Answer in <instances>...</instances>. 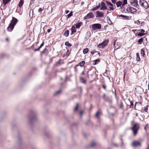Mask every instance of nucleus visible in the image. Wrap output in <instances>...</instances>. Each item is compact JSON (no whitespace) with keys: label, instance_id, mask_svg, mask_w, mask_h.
Segmentation results:
<instances>
[{"label":"nucleus","instance_id":"nucleus-40","mask_svg":"<svg viewBox=\"0 0 149 149\" xmlns=\"http://www.w3.org/2000/svg\"><path fill=\"white\" fill-rule=\"evenodd\" d=\"M72 15V12H70L69 14H68L67 16L68 17H71Z\"/></svg>","mask_w":149,"mask_h":149},{"label":"nucleus","instance_id":"nucleus-29","mask_svg":"<svg viewBox=\"0 0 149 149\" xmlns=\"http://www.w3.org/2000/svg\"><path fill=\"white\" fill-rule=\"evenodd\" d=\"M107 19L108 23L109 24H111V22L110 20V18L109 17H107Z\"/></svg>","mask_w":149,"mask_h":149},{"label":"nucleus","instance_id":"nucleus-64","mask_svg":"<svg viewBox=\"0 0 149 149\" xmlns=\"http://www.w3.org/2000/svg\"><path fill=\"white\" fill-rule=\"evenodd\" d=\"M148 89L149 90V81L148 83Z\"/></svg>","mask_w":149,"mask_h":149},{"label":"nucleus","instance_id":"nucleus-58","mask_svg":"<svg viewBox=\"0 0 149 149\" xmlns=\"http://www.w3.org/2000/svg\"><path fill=\"white\" fill-rule=\"evenodd\" d=\"M60 61H59L58 62V63H57V66H58L59 65H60Z\"/></svg>","mask_w":149,"mask_h":149},{"label":"nucleus","instance_id":"nucleus-22","mask_svg":"<svg viewBox=\"0 0 149 149\" xmlns=\"http://www.w3.org/2000/svg\"><path fill=\"white\" fill-rule=\"evenodd\" d=\"M119 17H122L123 18H124L125 19H127L129 18V17L127 16H125L124 15H120L119 16Z\"/></svg>","mask_w":149,"mask_h":149},{"label":"nucleus","instance_id":"nucleus-34","mask_svg":"<svg viewBox=\"0 0 149 149\" xmlns=\"http://www.w3.org/2000/svg\"><path fill=\"white\" fill-rule=\"evenodd\" d=\"M148 105H147L145 107H144V110L146 112H147V111L148 110Z\"/></svg>","mask_w":149,"mask_h":149},{"label":"nucleus","instance_id":"nucleus-14","mask_svg":"<svg viewBox=\"0 0 149 149\" xmlns=\"http://www.w3.org/2000/svg\"><path fill=\"white\" fill-rule=\"evenodd\" d=\"M146 40V38L145 37H144L143 38H141L139 39L138 40V42L139 43V44H142V42L143 41V40L144 39Z\"/></svg>","mask_w":149,"mask_h":149},{"label":"nucleus","instance_id":"nucleus-36","mask_svg":"<svg viewBox=\"0 0 149 149\" xmlns=\"http://www.w3.org/2000/svg\"><path fill=\"white\" fill-rule=\"evenodd\" d=\"M109 9H108V10H114L113 7V5H112L111 6H110L109 7Z\"/></svg>","mask_w":149,"mask_h":149},{"label":"nucleus","instance_id":"nucleus-56","mask_svg":"<svg viewBox=\"0 0 149 149\" xmlns=\"http://www.w3.org/2000/svg\"><path fill=\"white\" fill-rule=\"evenodd\" d=\"M33 3V0H31L30 2V5H31Z\"/></svg>","mask_w":149,"mask_h":149},{"label":"nucleus","instance_id":"nucleus-9","mask_svg":"<svg viewBox=\"0 0 149 149\" xmlns=\"http://www.w3.org/2000/svg\"><path fill=\"white\" fill-rule=\"evenodd\" d=\"M14 26H15L10 23L7 28V30L8 31L11 32L13 29Z\"/></svg>","mask_w":149,"mask_h":149},{"label":"nucleus","instance_id":"nucleus-43","mask_svg":"<svg viewBox=\"0 0 149 149\" xmlns=\"http://www.w3.org/2000/svg\"><path fill=\"white\" fill-rule=\"evenodd\" d=\"M103 46V45L102 44L101 45V43L100 44H99L98 45V47L99 48H102V46Z\"/></svg>","mask_w":149,"mask_h":149},{"label":"nucleus","instance_id":"nucleus-52","mask_svg":"<svg viewBox=\"0 0 149 149\" xmlns=\"http://www.w3.org/2000/svg\"><path fill=\"white\" fill-rule=\"evenodd\" d=\"M148 124H146V126L145 127H144V129L145 130H146L147 127H148Z\"/></svg>","mask_w":149,"mask_h":149},{"label":"nucleus","instance_id":"nucleus-17","mask_svg":"<svg viewBox=\"0 0 149 149\" xmlns=\"http://www.w3.org/2000/svg\"><path fill=\"white\" fill-rule=\"evenodd\" d=\"M82 24V22H79L77 23L75 25L76 26V27L77 28H79V27H80V26H81Z\"/></svg>","mask_w":149,"mask_h":149},{"label":"nucleus","instance_id":"nucleus-41","mask_svg":"<svg viewBox=\"0 0 149 149\" xmlns=\"http://www.w3.org/2000/svg\"><path fill=\"white\" fill-rule=\"evenodd\" d=\"M130 102L131 104L130 106V108H132L133 107V102L132 101H131Z\"/></svg>","mask_w":149,"mask_h":149},{"label":"nucleus","instance_id":"nucleus-8","mask_svg":"<svg viewBox=\"0 0 149 149\" xmlns=\"http://www.w3.org/2000/svg\"><path fill=\"white\" fill-rule=\"evenodd\" d=\"M18 21V20L15 17H13L10 23L11 24L15 26Z\"/></svg>","mask_w":149,"mask_h":149},{"label":"nucleus","instance_id":"nucleus-32","mask_svg":"<svg viewBox=\"0 0 149 149\" xmlns=\"http://www.w3.org/2000/svg\"><path fill=\"white\" fill-rule=\"evenodd\" d=\"M65 45L68 47H71V44H70L68 42H65Z\"/></svg>","mask_w":149,"mask_h":149},{"label":"nucleus","instance_id":"nucleus-50","mask_svg":"<svg viewBox=\"0 0 149 149\" xmlns=\"http://www.w3.org/2000/svg\"><path fill=\"white\" fill-rule=\"evenodd\" d=\"M108 101L109 103H111L112 102V101L111 99H109L108 100Z\"/></svg>","mask_w":149,"mask_h":149},{"label":"nucleus","instance_id":"nucleus-19","mask_svg":"<svg viewBox=\"0 0 149 149\" xmlns=\"http://www.w3.org/2000/svg\"><path fill=\"white\" fill-rule=\"evenodd\" d=\"M101 114V112L100 111H98L97 112H96V113L95 115V116L97 118H98L99 117V116Z\"/></svg>","mask_w":149,"mask_h":149},{"label":"nucleus","instance_id":"nucleus-47","mask_svg":"<svg viewBox=\"0 0 149 149\" xmlns=\"http://www.w3.org/2000/svg\"><path fill=\"white\" fill-rule=\"evenodd\" d=\"M80 0H73V2H79Z\"/></svg>","mask_w":149,"mask_h":149},{"label":"nucleus","instance_id":"nucleus-33","mask_svg":"<svg viewBox=\"0 0 149 149\" xmlns=\"http://www.w3.org/2000/svg\"><path fill=\"white\" fill-rule=\"evenodd\" d=\"M116 40H115L113 42V46H115V48H116V49H118L119 47V46L117 47L116 45Z\"/></svg>","mask_w":149,"mask_h":149},{"label":"nucleus","instance_id":"nucleus-3","mask_svg":"<svg viewBox=\"0 0 149 149\" xmlns=\"http://www.w3.org/2000/svg\"><path fill=\"white\" fill-rule=\"evenodd\" d=\"M92 28L93 31L100 29L101 28V25L100 24H95L92 25Z\"/></svg>","mask_w":149,"mask_h":149},{"label":"nucleus","instance_id":"nucleus-18","mask_svg":"<svg viewBox=\"0 0 149 149\" xmlns=\"http://www.w3.org/2000/svg\"><path fill=\"white\" fill-rule=\"evenodd\" d=\"M24 2V0H20L18 4V6L21 8Z\"/></svg>","mask_w":149,"mask_h":149},{"label":"nucleus","instance_id":"nucleus-27","mask_svg":"<svg viewBox=\"0 0 149 149\" xmlns=\"http://www.w3.org/2000/svg\"><path fill=\"white\" fill-rule=\"evenodd\" d=\"M136 60L137 61H140V58L139 57V54L138 53H137L136 54Z\"/></svg>","mask_w":149,"mask_h":149},{"label":"nucleus","instance_id":"nucleus-37","mask_svg":"<svg viewBox=\"0 0 149 149\" xmlns=\"http://www.w3.org/2000/svg\"><path fill=\"white\" fill-rule=\"evenodd\" d=\"M145 35V33H139L138 34V36H142Z\"/></svg>","mask_w":149,"mask_h":149},{"label":"nucleus","instance_id":"nucleus-38","mask_svg":"<svg viewBox=\"0 0 149 149\" xmlns=\"http://www.w3.org/2000/svg\"><path fill=\"white\" fill-rule=\"evenodd\" d=\"M106 4L108 6H110L112 5V4L109 1H106Z\"/></svg>","mask_w":149,"mask_h":149},{"label":"nucleus","instance_id":"nucleus-46","mask_svg":"<svg viewBox=\"0 0 149 149\" xmlns=\"http://www.w3.org/2000/svg\"><path fill=\"white\" fill-rule=\"evenodd\" d=\"M43 10V9L41 8H40L38 10V11L39 12H41V11Z\"/></svg>","mask_w":149,"mask_h":149},{"label":"nucleus","instance_id":"nucleus-44","mask_svg":"<svg viewBox=\"0 0 149 149\" xmlns=\"http://www.w3.org/2000/svg\"><path fill=\"white\" fill-rule=\"evenodd\" d=\"M78 104H77L76 106V107H75V108L74 109V111H77V110L78 109Z\"/></svg>","mask_w":149,"mask_h":149},{"label":"nucleus","instance_id":"nucleus-23","mask_svg":"<svg viewBox=\"0 0 149 149\" xmlns=\"http://www.w3.org/2000/svg\"><path fill=\"white\" fill-rule=\"evenodd\" d=\"M69 31L68 30H67L64 33V35L66 37H67L69 35Z\"/></svg>","mask_w":149,"mask_h":149},{"label":"nucleus","instance_id":"nucleus-61","mask_svg":"<svg viewBox=\"0 0 149 149\" xmlns=\"http://www.w3.org/2000/svg\"><path fill=\"white\" fill-rule=\"evenodd\" d=\"M82 74L83 75H85V73L84 72H82Z\"/></svg>","mask_w":149,"mask_h":149},{"label":"nucleus","instance_id":"nucleus-54","mask_svg":"<svg viewBox=\"0 0 149 149\" xmlns=\"http://www.w3.org/2000/svg\"><path fill=\"white\" fill-rule=\"evenodd\" d=\"M65 12L66 14H68L69 13V11L68 10H66Z\"/></svg>","mask_w":149,"mask_h":149},{"label":"nucleus","instance_id":"nucleus-30","mask_svg":"<svg viewBox=\"0 0 149 149\" xmlns=\"http://www.w3.org/2000/svg\"><path fill=\"white\" fill-rule=\"evenodd\" d=\"M85 62L84 61H82L81 62L79 63V65L80 66H83Z\"/></svg>","mask_w":149,"mask_h":149},{"label":"nucleus","instance_id":"nucleus-35","mask_svg":"<svg viewBox=\"0 0 149 149\" xmlns=\"http://www.w3.org/2000/svg\"><path fill=\"white\" fill-rule=\"evenodd\" d=\"M127 3V0H124L123 1V3H122V6H123L124 5L126 4Z\"/></svg>","mask_w":149,"mask_h":149},{"label":"nucleus","instance_id":"nucleus-11","mask_svg":"<svg viewBox=\"0 0 149 149\" xmlns=\"http://www.w3.org/2000/svg\"><path fill=\"white\" fill-rule=\"evenodd\" d=\"M96 14L97 15V17H101L104 16V13H103L99 11L96 12Z\"/></svg>","mask_w":149,"mask_h":149},{"label":"nucleus","instance_id":"nucleus-51","mask_svg":"<svg viewBox=\"0 0 149 149\" xmlns=\"http://www.w3.org/2000/svg\"><path fill=\"white\" fill-rule=\"evenodd\" d=\"M30 13H29V16L30 17H31V13H32L33 12V10H30Z\"/></svg>","mask_w":149,"mask_h":149},{"label":"nucleus","instance_id":"nucleus-48","mask_svg":"<svg viewBox=\"0 0 149 149\" xmlns=\"http://www.w3.org/2000/svg\"><path fill=\"white\" fill-rule=\"evenodd\" d=\"M139 31H140L142 33H144V32H145V30L143 29H141V30Z\"/></svg>","mask_w":149,"mask_h":149},{"label":"nucleus","instance_id":"nucleus-24","mask_svg":"<svg viewBox=\"0 0 149 149\" xmlns=\"http://www.w3.org/2000/svg\"><path fill=\"white\" fill-rule=\"evenodd\" d=\"M3 3L4 5H5L9 2H10L11 0H3Z\"/></svg>","mask_w":149,"mask_h":149},{"label":"nucleus","instance_id":"nucleus-4","mask_svg":"<svg viewBox=\"0 0 149 149\" xmlns=\"http://www.w3.org/2000/svg\"><path fill=\"white\" fill-rule=\"evenodd\" d=\"M126 10L128 12L133 13L136 12L137 11V10L136 8L131 7H127Z\"/></svg>","mask_w":149,"mask_h":149},{"label":"nucleus","instance_id":"nucleus-6","mask_svg":"<svg viewBox=\"0 0 149 149\" xmlns=\"http://www.w3.org/2000/svg\"><path fill=\"white\" fill-rule=\"evenodd\" d=\"M132 145L133 147H136L141 146V143L140 142L137 141H134L133 142Z\"/></svg>","mask_w":149,"mask_h":149},{"label":"nucleus","instance_id":"nucleus-28","mask_svg":"<svg viewBox=\"0 0 149 149\" xmlns=\"http://www.w3.org/2000/svg\"><path fill=\"white\" fill-rule=\"evenodd\" d=\"M141 54L142 56H143L145 55V52L144 50H143V49H141Z\"/></svg>","mask_w":149,"mask_h":149},{"label":"nucleus","instance_id":"nucleus-10","mask_svg":"<svg viewBox=\"0 0 149 149\" xmlns=\"http://www.w3.org/2000/svg\"><path fill=\"white\" fill-rule=\"evenodd\" d=\"M101 6L102 7L100 9L101 10H105L107 9V7L104 2H101Z\"/></svg>","mask_w":149,"mask_h":149},{"label":"nucleus","instance_id":"nucleus-60","mask_svg":"<svg viewBox=\"0 0 149 149\" xmlns=\"http://www.w3.org/2000/svg\"><path fill=\"white\" fill-rule=\"evenodd\" d=\"M102 87H103V88L104 89H106V86H105V85H103V86H102Z\"/></svg>","mask_w":149,"mask_h":149},{"label":"nucleus","instance_id":"nucleus-57","mask_svg":"<svg viewBox=\"0 0 149 149\" xmlns=\"http://www.w3.org/2000/svg\"><path fill=\"white\" fill-rule=\"evenodd\" d=\"M83 111H80V116L81 117V116H82V113H83Z\"/></svg>","mask_w":149,"mask_h":149},{"label":"nucleus","instance_id":"nucleus-13","mask_svg":"<svg viewBox=\"0 0 149 149\" xmlns=\"http://www.w3.org/2000/svg\"><path fill=\"white\" fill-rule=\"evenodd\" d=\"M90 36L91 34L90 32L89 31L87 32L86 35V36L85 38L84 39L86 40L88 39Z\"/></svg>","mask_w":149,"mask_h":149},{"label":"nucleus","instance_id":"nucleus-49","mask_svg":"<svg viewBox=\"0 0 149 149\" xmlns=\"http://www.w3.org/2000/svg\"><path fill=\"white\" fill-rule=\"evenodd\" d=\"M116 1V0H111V2L113 3H115Z\"/></svg>","mask_w":149,"mask_h":149},{"label":"nucleus","instance_id":"nucleus-26","mask_svg":"<svg viewBox=\"0 0 149 149\" xmlns=\"http://www.w3.org/2000/svg\"><path fill=\"white\" fill-rule=\"evenodd\" d=\"M89 51L88 48H86L84 49L83 51V53L84 54H85L87 53Z\"/></svg>","mask_w":149,"mask_h":149},{"label":"nucleus","instance_id":"nucleus-55","mask_svg":"<svg viewBox=\"0 0 149 149\" xmlns=\"http://www.w3.org/2000/svg\"><path fill=\"white\" fill-rule=\"evenodd\" d=\"M95 51H92L91 52V54H93L95 53Z\"/></svg>","mask_w":149,"mask_h":149},{"label":"nucleus","instance_id":"nucleus-42","mask_svg":"<svg viewBox=\"0 0 149 149\" xmlns=\"http://www.w3.org/2000/svg\"><path fill=\"white\" fill-rule=\"evenodd\" d=\"M96 145V143L95 142H92L91 144V146H93Z\"/></svg>","mask_w":149,"mask_h":149},{"label":"nucleus","instance_id":"nucleus-63","mask_svg":"<svg viewBox=\"0 0 149 149\" xmlns=\"http://www.w3.org/2000/svg\"><path fill=\"white\" fill-rule=\"evenodd\" d=\"M146 149H149V146H148Z\"/></svg>","mask_w":149,"mask_h":149},{"label":"nucleus","instance_id":"nucleus-59","mask_svg":"<svg viewBox=\"0 0 149 149\" xmlns=\"http://www.w3.org/2000/svg\"><path fill=\"white\" fill-rule=\"evenodd\" d=\"M51 31V29H48V30H47V32H48V33H49Z\"/></svg>","mask_w":149,"mask_h":149},{"label":"nucleus","instance_id":"nucleus-31","mask_svg":"<svg viewBox=\"0 0 149 149\" xmlns=\"http://www.w3.org/2000/svg\"><path fill=\"white\" fill-rule=\"evenodd\" d=\"M81 82L83 83H86V80H84L83 78H81L80 79Z\"/></svg>","mask_w":149,"mask_h":149},{"label":"nucleus","instance_id":"nucleus-1","mask_svg":"<svg viewBox=\"0 0 149 149\" xmlns=\"http://www.w3.org/2000/svg\"><path fill=\"white\" fill-rule=\"evenodd\" d=\"M139 4L141 6L146 9L149 8V5L148 2L144 0H140Z\"/></svg>","mask_w":149,"mask_h":149},{"label":"nucleus","instance_id":"nucleus-62","mask_svg":"<svg viewBox=\"0 0 149 149\" xmlns=\"http://www.w3.org/2000/svg\"><path fill=\"white\" fill-rule=\"evenodd\" d=\"M137 23L138 24H140V22L139 21H137Z\"/></svg>","mask_w":149,"mask_h":149},{"label":"nucleus","instance_id":"nucleus-20","mask_svg":"<svg viewBox=\"0 0 149 149\" xmlns=\"http://www.w3.org/2000/svg\"><path fill=\"white\" fill-rule=\"evenodd\" d=\"M100 6V4L99 3L98 6L93 8L92 9V10L93 11L96 10L99 8Z\"/></svg>","mask_w":149,"mask_h":149},{"label":"nucleus","instance_id":"nucleus-15","mask_svg":"<svg viewBox=\"0 0 149 149\" xmlns=\"http://www.w3.org/2000/svg\"><path fill=\"white\" fill-rule=\"evenodd\" d=\"M71 31L72 34H73L76 32V27L75 26H72Z\"/></svg>","mask_w":149,"mask_h":149},{"label":"nucleus","instance_id":"nucleus-25","mask_svg":"<svg viewBox=\"0 0 149 149\" xmlns=\"http://www.w3.org/2000/svg\"><path fill=\"white\" fill-rule=\"evenodd\" d=\"M44 42H43L40 45V46L37 49H36V51H39L40 49L41 48V47L43 46L44 45Z\"/></svg>","mask_w":149,"mask_h":149},{"label":"nucleus","instance_id":"nucleus-21","mask_svg":"<svg viewBox=\"0 0 149 149\" xmlns=\"http://www.w3.org/2000/svg\"><path fill=\"white\" fill-rule=\"evenodd\" d=\"M116 5L117 7H119L122 5V3L120 1H118L116 3Z\"/></svg>","mask_w":149,"mask_h":149},{"label":"nucleus","instance_id":"nucleus-7","mask_svg":"<svg viewBox=\"0 0 149 149\" xmlns=\"http://www.w3.org/2000/svg\"><path fill=\"white\" fill-rule=\"evenodd\" d=\"M131 4L134 7H137L139 6L138 4L137 0H131L130 1Z\"/></svg>","mask_w":149,"mask_h":149},{"label":"nucleus","instance_id":"nucleus-5","mask_svg":"<svg viewBox=\"0 0 149 149\" xmlns=\"http://www.w3.org/2000/svg\"><path fill=\"white\" fill-rule=\"evenodd\" d=\"M94 17V15L92 12H90L88 14L86 15L84 17V19H88L93 18Z\"/></svg>","mask_w":149,"mask_h":149},{"label":"nucleus","instance_id":"nucleus-16","mask_svg":"<svg viewBox=\"0 0 149 149\" xmlns=\"http://www.w3.org/2000/svg\"><path fill=\"white\" fill-rule=\"evenodd\" d=\"M108 41L107 40H105L104 41L102 42L101 43V45L102 44L103 45V46H102V48H104L105 46H106L107 43H108Z\"/></svg>","mask_w":149,"mask_h":149},{"label":"nucleus","instance_id":"nucleus-45","mask_svg":"<svg viewBox=\"0 0 149 149\" xmlns=\"http://www.w3.org/2000/svg\"><path fill=\"white\" fill-rule=\"evenodd\" d=\"M95 63L94 64V65H96L97 64V62H100V60L98 59H96L95 60Z\"/></svg>","mask_w":149,"mask_h":149},{"label":"nucleus","instance_id":"nucleus-2","mask_svg":"<svg viewBox=\"0 0 149 149\" xmlns=\"http://www.w3.org/2000/svg\"><path fill=\"white\" fill-rule=\"evenodd\" d=\"M139 125L138 124H135L134 126L132 128V129L133 132V134L134 135H135L138 131L139 129Z\"/></svg>","mask_w":149,"mask_h":149},{"label":"nucleus","instance_id":"nucleus-12","mask_svg":"<svg viewBox=\"0 0 149 149\" xmlns=\"http://www.w3.org/2000/svg\"><path fill=\"white\" fill-rule=\"evenodd\" d=\"M62 92V89H60L58 91L55 92L54 94V96H57L60 94Z\"/></svg>","mask_w":149,"mask_h":149},{"label":"nucleus","instance_id":"nucleus-53","mask_svg":"<svg viewBox=\"0 0 149 149\" xmlns=\"http://www.w3.org/2000/svg\"><path fill=\"white\" fill-rule=\"evenodd\" d=\"M37 117L36 116H34V117H33V118H32V119L33 120H35V119H36V118Z\"/></svg>","mask_w":149,"mask_h":149},{"label":"nucleus","instance_id":"nucleus-39","mask_svg":"<svg viewBox=\"0 0 149 149\" xmlns=\"http://www.w3.org/2000/svg\"><path fill=\"white\" fill-rule=\"evenodd\" d=\"M106 4L108 6H110L112 5V4L109 1H106Z\"/></svg>","mask_w":149,"mask_h":149}]
</instances>
